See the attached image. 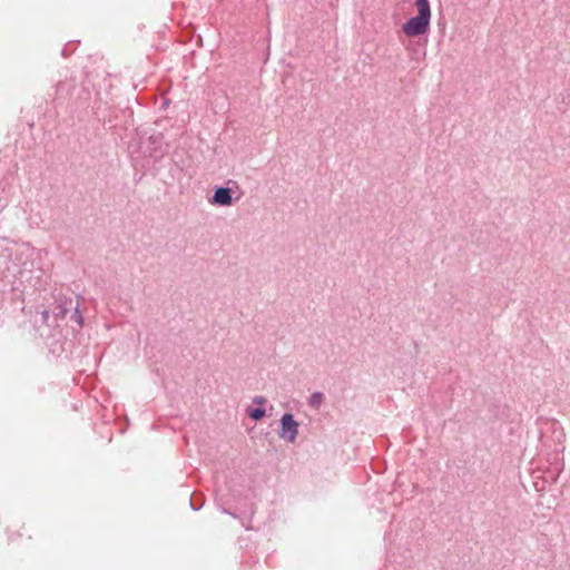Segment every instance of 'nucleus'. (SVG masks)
<instances>
[{
    "instance_id": "1",
    "label": "nucleus",
    "mask_w": 570,
    "mask_h": 570,
    "mask_svg": "<svg viewBox=\"0 0 570 570\" xmlns=\"http://www.w3.org/2000/svg\"><path fill=\"white\" fill-rule=\"evenodd\" d=\"M417 14L406 21L402 30L407 37L424 35L430 28L431 8L429 0H416Z\"/></svg>"
},
{
    "instance_id": "3",
    "label": "nucleus",
    "mask_w": 570,
    "mask_h": 570,
    "mask_svg": "<svg viewBox=\"0 0 570 570\" xmlns=\"http://www.w3.org/2000/svg\"><path fill=\"white\" fill-rule=\"evenodd\" d=\"M213 203L222 206H229L233 203L230 189L228 188H217L215 190Z\"/></svg>"
},
{
    "instance_id": "5",
    "label": "nucleus",
    "mask_w": 570,
    "mask_h": 570,
    "mask_svg": "<svg viewBox=\"0 0 570 570\" xmlns=\"http://www.w3.org/2000/svg\"><path fill=\"white\" fill-rule=\"evenodd\" d=\"M248 415L253 419V420H261L264 415H265V411L261 407H257V409H253L250 410V412L248 413Z\"/></svg>"
},
{
    "instance_id": "2",
    "label": "nucleus",
    "mask_w": 570,
    "mask_h": 570,
    "mask_svg": "<svg viewBox=\"0 0 570 570\" xmlns=\"http://www.w3.org/2000/svg\"><path fill=\"white\" fill-rule=\"evenodd\" d=\"M298 424L292 414H284L282 417V436L289 442L296 439Z\"/></svg>"
},
{
    "instance_id": "4",
    "label": "nucleus",
    "mask_w": 570,
    "mask_h": 570,
    "mask_svg": "<svg viewBox=\"0 0 570 570\" xmlns=\"http://www.w3.org/2000/svg\"><path fill=\"white\" fill-rule=\"evenodd\" d=\"M323 401H324V395L320 392L312 394L309 397L311 406L316 407V409H318L322 405Z\"/></svg>"
}]
</instances>
